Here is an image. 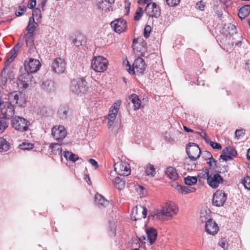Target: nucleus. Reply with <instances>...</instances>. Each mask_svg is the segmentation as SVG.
<instances>
[{"label": "nucleus", "instance_id": "obj_14", "mask_svg": "<svg viewBox=\"0 0 250 250\" xmlns=\"http://www.w3.org/2000/svg\"><path fill=\"white\" fill-rule=\"evenodd\" d=\"M65 66L64 60L60 58L55 59L52 63L53 71L57 73H63L65 70Z\"/></svg>", "mask_w": 250, "mask_h": 250}, {"label": "nucleus", "instance_id": "obj_43", "mask_svg": "<svg viewBox=\"0 0 250 250\" xmlns=\"http://www.w3.org/2000/svg\"><path fill=\"white\" fill-rule=\"evenodd\" d=\"M144 13L143 9L142 7H139L135 13V16L134 17V20L135 21H138L143 16Z\"/></svg>", "mask_w": 250, "mask_h": 250}, {"label": "nucleus", "instance_id": "obj_55", "mask_svg": "<svg viewBox=\"0 0 250 250\" xmlns=\"http://www.w3.org/2000/svg\"><path fill=\"white\" fill-rule=\"evenodd\" d=\"M164 138L167 142H172L174 141V139L171 136L169 132H165L164 134Z\"/></svg>", "mask_w": 250, "mask_h": 250}, {"label": "nucleus", "instance_id": "obj_1", "mask_svg": "<svg viewBox=\"0 0 250 250\" xmlns=\"http://www.w3.org/2000/svg\"><path fill=\"white\" fill-rule=\"evenodd\" d=\"M178 208L173 203H167L161 210H157L149 214V220H160L163 216L172 217L178 212Z\"/></svg>", "mask_w": 250, "mask_h": 250}, {"label": "nucleus", "instance_id": "obj_64", "mask_svg": "<svg viewBox=\"0 0 250 250\" xmlns=\"http://www.w3.org/2000/svg\"><path fill=\"white\" fill-rule=\"evenodd\" d=\"M141 208L143 209V210H142V217L144 218H145L146 216V215H147V209L146 208H145L144 207H141Z\"/></svg>", "mask_w": 250, "mask_h": 250}, {"label": "nucleus", "instance_id": "obj_39", "mask_svg": "<svg viewBox=\"0 0 250 250\" xmlns=\"http://www.w3.org/2000/svg\"><path fill=\"white\" fill-rule=\"evenodd\" d=\"M209 176V174L208 169H202V170L198 173L197 178L198 177L200 181V179H205L208 180Z\"/></svg>", "mask_w": 250, "mask_h": 250}, {"label": "nucleus", "instance_id": "obj_12", "mask_svg": "<svg viewBox=\"0 0 250 250\" xmlns=\"http://www.w3.org/2000/svg\"><path fill=\"white\" fill-rule=\"evenodd\" d=\"M41 66V63L39 60L30 58L29 61H25L24 66L26 73H33L37 72Z\"/></svg>", "mask_w": 250, "mask_h": 250}, {"label": "nucleus", "instance_id": "obj_17", "mask_svg": "<svg viewBox=\"0 0 250 250\" xmlns=\"http://www.w3.org/2000/svg\"><path fill=\"white\" fill-rule=\"evenodd\" d=\"M207 182L210 187L216 188L220 183H223V179L218 173H215L213 176L209 175Z\"/></svg>", "mask_w": 250, "mask_h": 250}, {"label": "nucleus", "instance_id": "obj_40", "mask_svg": "<svg viewBox=\"0 0 250 250\" xmlns=\"http://www.w3.org/2000/svg\"><path fill=\"white\" fill-rule=\"evenodd\" d=\"M34 144L27 143V142H23L22 144H20L19 146V148L22 150H31L34 148Z\"/></svg>", "mask_w": 250, "mask_h": 250}, {"label": "nucleus", "instance_id": "obj_21", "mask_svg": "<svg viewBox=\"0 0 250 250\" xmlns=\"http://www.w3.org/2000/svg\"><path fill=\"white\" fill-rule=\"evenodd\" d=\"M165 173L170 179L173 181L176 180L179 177L176 169L173 167H167L165 170Z\"/></svg>", "mask_w": 250, "mask_h": 250}, {"label": "nucleus", "instance_id": "obj_53", "mask_svg": "<svg viewBox=\"0 0 250 250\" xmlns=\"http://www.w3.org/2000/svg\"><path fill=\"white\" fill-rule=\"evenodd\" d=\"M151 31V28L149 25H146L144 29V36L146 39L149 37L150 32Z\"/></svg>", "mask_w": 250, "mask_h": 250}, {"label": "nucleus", "instance_id": "obj_7", "mask_svg": "<svg viewBox=\"0 0 250 250\" xmlns=\"http://www.w3.org/2000/svg\"><path fill=\"white\" fill-rule=\"evenodd\" d=\"M12 126L16 130L21 132L26 131L28 129L30 123L26 119L16 116L12 121Z\"/></svg>", "mask_w": 250, "mask_h": 250}, {"label": "nucleus", "instance_id": "obj_28", "mask_svg": "<svg viewBox=\"0 0 250 250\" xmlns=\"http://www.w3.org/2000/svg\"><path fill=\"white\" fill-rule=\"evenodd\" d=\"M95 203L99 206L105 207L108 204L107 200L101 194H97L95 196Z\"/></svg>", "mask_w": 250, "mask_h": 250}, {"label": "nucleus", "instance_id": "obj_16", "mask_svg": "<svg viewBox=\"0 0 250 250\" xmlns=\"http://www.w3.org/2000/svg\"><path fill=\"white\" fill-rule=\"evenodd\" d=\"M115 170L121 175L127 176L130 174L129 165L125 162H121L119 164H116L114 166Z\"/></svg>", "mask_w": 250, "mask_h": 250}, {"label": "nucleus", "instance_id": "obj_48", "mask_svg": "<svg viewBox=\"0 0 250 250\" xmlns=\"http://www.w3.org/2000/svg\"><path fill=\"white\" fill-rule=\"evenodd\" d=\"M109 228L111 232L115 234L116 230V221L113 220L109 222Z\"/></svg>", "mask_w": 250, "mask_h": 250}, {"label": "nucleus", "instance_id": "obj_23", "mask_svg": "<svg viewBox=\"0 0 250 250\" xmlns=\"http://www.w3.org/2000/svg\"><path fill=\"white\" fill-rule=\"evenodd\" d=\"M129 99L133 104L135 110L139 109L141 104V101L138 96L135 94H132L129 97Z\"/></svg>", "mask_w": 250, "mask_h": 250}, {"label": "nucleus", "instance_id": "obj_42", "mask_svg": "<svg viewBox=\"0 0 250 250\" xmlns=\"http://www.w3.org/2000/svg\"><path fill=\"white\" fill-rule=\"evenodd\" d=\"M223 153L225 154H229L232 156H235L237 154L236 151L231 147H226L223 150Z\"/></svg>", "mask_w": 250, "mask_h": 250}, {"label": "nucleus", "instance_id": "obj_34", "mask_svg": "<svg viewBox=\"0 0 250 250\" xmlns=\"http://www.w3.org/2000/svg\"><path fill=\"white\" fill-rule=\"evenodd\" d=\"M204 140L206 143L209 144L213 149L220 150L222 148V146L220 144L212 141L208 136H205Z\"/></svg>", "mask_w": 250, "mask_h": 250}, {"label": "nucleus", "instance_id": "obj_47", "mask_svg": "<svg viewBox=\"0 0 250 250\" xmlns=\"http://www.w3.org/2000/svg\"><path fill=\"white\" fill-rule=\"evenodd\" d=\"M140 243L137 239H132L131 243V248L132 250H139Z\"/></svg>", "mask_w": 250, "mask_h": 250}, {"label": "nucleus", "instance_id": "obj_37", "mask_svg": "<svg viewBox=\"0 0 250 250\" xmlns=\"http://www.w3.org/2000/svg\"><path fill=\"white\" fill-rule=\"evenodd\" d=\"M146 173L147 176L153 177L155 175V169L153 165L148 164L146 168Z\"/></svg>", "mask_w": 250, "mask_h": 250}, {"label": "nucleus", "instance_id": "obj_19", "mask_svg": "<svg viewBox=\"0 0 250 250\" xmlns=\"http://www.w3.org/2000/svg\"><path fill=\"white\" fill-rule=\"evenodd\" d=\"M31 76L29 74L24 73L20 75L18 78L17 84L20 88L26 89L28 86V83L30 79Z\"/></svg>", "mask_w": 250, "mask_h": 250}, {"label": "nucleus", "instance_id": "obj_6", "mask_svg": "<svg viewBox=\"0 0 250 250\" xmlns=\"http://www.w3.org/2000/svg\"><path fill=\"white\" fill-rule=\"evenodd\" d=\"M126 62L128 66V71L130 74H134L135 73V70H136L137 73L143 74L146 69V64L144 60L141 57H138L135 60L132 68H131L129 62L127 61Z\"/></svg>", "mask_w": 250, "mask_h": 250}, {"label": "nucleus", "instance_id": "obj_59", "mask_svg": "<svg viewBox=\"0 0 250 250\" xmlns=\"http://www.w3.org/2000/svg\"><path fill=\"white\" fill-rule=\"evenodd\" d=\"M19 10L20 11L16 12V15L18 17L21 16L23 14V13L26 11V9L25 7L22 8L20 6L19 7Z\"/></svg>", "mask_w": 250, "mask_h": 250}, {"label": "nucleus", "instance_id": "obj_35", "mask_svg": "<svg viewBox=\"0 0 250 250\" xmlns=\"http://www.w3.org/2000/svg\"><path fill=\"white\" fill-rule=\"evenodd\" d=\"M64 157L67 160H69L72 162H75L79 159V157L71 152L68 151L64 152Z\"/></svg>", "mask_w": 250, "mask_h": 250}, {"label": "nucleus", "instance_id": "obj_33", "mask_svg": "<svg viewBox=\"0 0 250 250\" xmlns=\"http://www.w3.org/2000/svg\"><path fill=\"white\" fill-rule=\"evenodd\" d=\"M9 143L4 138L0 137V152H5L9 149Z\"/></svg>", "mask_w": 250, "mask_h": 250}, {"label": "nucleus", "instance_id": "obj_24", "mask_svg": "<svg viewBox=\"0 0 250 250\" xmlns=\"http://www.w3.org/2000/svg\"><path fill=\"white\" fill-rule=\"evenodd\" d=\"M212 219L210 216V211L209 209L207 210L206 209H202L200 214V220L203 223H206L209 220Z\"/></svg>", "mask_w": 250, "mask_h": 250}, {"label": "nucleus", "instance_id": "obj_51", "mask_svg": "<svg viewBox=\"0 0 250 250\" xmlns=\"http://www.w3.org/2000/svg\"><path fill=\"white\" fill-rule=\"evenodd\" d=\"M114 1L115 0H102V4L100 6V7L102 9H104V7L103 5V4H104L105 5L106 3H107L108 4L107 9L109 11L110 7H111V5L114 2Z\"/></svg>", "mask_w": 250, "mask_h": 250}, {"label": "nucleus", "instance_id": "obj_62", "mask_svg": "<svg viewBox=\"0 0 250 250\" xmlns=\"http://www.w3.org/2000/svg\"><path fill=\"white\" fill-rule=\"evenodd\" d=\"M90 163L95 167V168L98 167V163L93 159H90L89 160Z\"/></svg>", "mask_w": 250, "mask_h": 250}, {"label": "nucleus", "instance_id": "obj_45", "mask_svg": "<svg viewBox=\"0 0 250 250\" xmlns=\"http://www.w3.org/2000/svg\"><path fill=\"white\" fill-rule=\"evenodd\" d=\"M8 126V123L5 121V119L3 118L0 119V132H3Z\"/></svg>", "mask_w": 250, "mask_h": 250}, {"label": "nucleus", "instance_id": "obj_49", "mask_svg": "<svg viewBox=\"0 0 250 250\" xmlns=\"http://www.w3.org/2000/svg\"><path fill=\"white\" fill-rule=\"evenodd\" d=\"M218 245L222 247L224 250L228 248V243L225 238H222L219 240Z\"/></svg>", "mask_w": 250, "mask_h": 250}, {"label": "nucleus", "instance_id": "obj_56", "mask_svg": "<svg viewBox=\"0 0 250 250\" xmlns=\"http://www.w3.org/2000/svg\"><path fill=\"white\" fill-rule=\"evenodd\" d=\"M21 44L20 42H18L16 45L13 47V48L10 51L13 54H17L19 49L21 47Z\"/></svg>", "mask_w": 250, "mask_h": 250}, {"label": "nucleus", "instance_id": "obj_63", "mask_svg": "<svg viewBox=\"0 0 250 250\" xmlns=\"http://www.w3.org/2000/svg\"><path fill=\"white\" fill-rule=\"evenodd\" d=\"M243 134H244V132L242 129H237L235 131V137L237 138H239L242 136Z\"/></svg>", "mask_w": 250, "mask_h": 250}, {"label": "nucleus", "instance_id": "obj_13", "mask_svg": "<svg viewBox=\"0 0 250 250\" xmlns=\"http://www.w3.org/2000/svg\"><path fill=\"white\" fill-rule=\"evenodd\" d=\"M227 199V194L222 191H216L212 198V204L216 207L222 206Z\"/></svg>", "mask_w": 250, "mask_h": 250}, {"label": "nucleus", "instance_id": "obj_3", "mask_svg": "<svg viewBox=\"0 0 250 250\" xmlns=\"http://www.w3.org/2000/svg\"><path fill=\"white\" fill-rule=\"evenodd\" d=\"M108 61L103 56L95 57L91 62L92 69L97 72H103L107 69Z\"/></svg>", "mask_w": 250, "mask_h": 250}, {"label": "nucleus", "instance_id": "obj_32", "mask_svg": "<svg viewBox=\"0 0 250 250\" xmlns=\"http://www.w3.org/2000/svg\"><path fill=\"white\" fill-rule=\"evenodd\" d=\"M69 112V108L67 106L61 107L58 111V114L62 119H65L68 116Z\"/></svg>", "mask_w": 250, "mask_h": 250}, {"label": "nucleus", "instance_id": "obj_52", "mask_svg": "<svg viewBox=\"0 0 250 250\" xmlns=\"http://www.w3.org/2000/svg\"><path fill=\"white\" fill-rule=\"evenodd\" d=\"M218 168V172L219 173H225L229 170V167L227 166H218L217 165V163L216 164V166H215Z\"/></svg>", "mask_w": 250, "mask_h": 250}, {"label": "nucleus", "instance_id": "obj_22", "mask_svg": "<svg viewBox=\"0 0 250 250\" xmlns=\"http://www.w3.org/2000/svg\"><path fill=\"white\" fill-rule=\"evenodd\" d=\"M197 159H186L185 162V167L188 170H195L197 168Z\"/></svg>", "mask_w": 250, "mask_h": 250}, {"label": "nucleus", "instance_id": "obj_2", "mask_svg": "<svg viewBox=\"0 0 250 250\" xmlns=\"http://www.w3.org/2000/svg\"><path fill=\"white\" fill-rule=\"evenodd\" d=\"M88 88L87 82L83 78L73 80L71 82L70 89L76 94L85 93Z\"/></svg>", "mask_w": 250, "mask_h": 250}, {"label": "nucleus", "instance_id": "obj_61", "mask_svg": "<svg viewBox=\"0 0 250 250\" xmlns=\"http://www.w3.org/2000/svg\"><path fill=\"white\" fill-rule=\"evenodd\" d=\"M205 4L202 1H200L199 3H197V7L200 10L203 11L205 7Z\"/></svg>", "mask_w": 250, "mask_h": 250}, {"label": "nucleus", "instance_id": "obj_50", "mask_svg": "<svg viewBox=\"0 0 250 250\" xmlns=\"http://www.w3.org/2000/svg\"><path fill=\"white\" fill-rule=\"evenodd\" d=\"M167 4L170 7H174L178 5L180 0H166Z\"/></svg>", "mask_w": 250, "mask_h": 250}, {"label": "nucleus", "instance_id": "obj_60", "mask_svg": "<svg viewBox=\"0 0 250 250\" xmlns=\"http://www.w3.org/2000/svg\"><path fill=\"white\" fill-rule=\"evenodd\" d=\"M36 5V0H29L28 7L30 9H33Z\"/></svg>", "mask_w": 250, "mask_h": 250}, {"label": "nucleus", "instance_id": "obj_25", "mask_svg": "<svg viewBox=\"0 0 250 250\" xmlns=\"http://www.w3.org/2000/svg\"><path fill=\"white\" fill-rule=\"evenodd\" d=\"M250 14V5H246L241 7L238 12V15L241 19H244Z\"/></svg>", "mask_w": 250, "mask_h": 250}, {"label": "nucleus", "instance_id": "obj_4", "mask_svg": "<svg viewBox=\"0 0 250 250\" xmlns=\"http://www.w3.org/2000/svg\"><path fill=\"white\" fill-rule=\"evenodd\" d=\"M15 113V108L13 104L9 101L3 102L0 104V118L9 119Z\"/></svg>", "mask_w": 250, "mask_h": 250}, {"label": "nucleus", "instance_id": "obj_54", "mask_svg": "<svg viewBox=\"0 0 250 250\" xmlns=\"http://www.w3.org/2000/svg\"><path fill=\"white\" fill-rule=\"evenodd\" d=\"M32 16L41 18L42 17L41 10L38 8H34L33 10Z\"/></svg>", "mask_w": 250, "mask_h": 250}, {"label": "nucleus", "instance_id": "obj_46", "mask_svg": "<svg viewBox=\"0 0 250 250\" xmlns=\"http://www.w3.org/2000/svg\"><path fill=\"white\" fill-rule=\"evenodd\" d=\"M37 24H28L26 28L27 34H34V32L36 30Z\"/></svg>", "mask_w": 250, "mask_h": 250}, {"label": "nucleus", "instance_id": "obj_18", "mask_svg": "<svg viewBox=\"0 0 250 250\" xmlns=\"http://www.w3.org/2000/svg\"><path fill=\"white\" fill-rule=\"evenodd\" d=\"M205 230L208 234L214 235L218 232L219 227L212 219L209 220V221L206 223Z\"/></svg>", "mask_w": 250, "mask_h": 250}, {"label": "nucleus", "instance_id": "obj_58", "mask_svg": "<svg viewBox=\"0 0 250 250\" xmlns=\"http://www.w3.org/2000/svg\"><path fill=\"white\" fill-rule=\"evenodd\" d=\"M220 158L224 161H227L232 159L231 156L227 154H223V153L220 155Z\"/></svg>", "mask_w": 250, "mask_h": 250}, {"label": "nucleus", "instance_id": "obj_31", "mask_svg": "<svg viewBox=\"0 0 250 250\" xmlns=\"http://www.w3.org/2000/svg\"><path fill=\"white\" fill-rule=\"evenodd\" d=\"M16 56V54H13L11 52H9L5 61V67L2 71L1 74H3V73L5 72V68L9 65V64L14 61Z\"/></svg>", "mask_w": 250, "mask_h": 250}, {"label": "nucleus", "instance_id": "obj_8", "mask_svg": "<svg viewBox=\"0 0 250 250\" xmlns=\"http://www.w3.org/2000/svg\"><path fill=\"white\" fill-rule=\"evenodd\" d=\"M187 153L190 159H198L201 153L198 145L194 143H188L186 148Z\"/></svg>", "mask_w": 250, "mask_h": 250}, {"label": "nucleus", "instance_id": "obj_15", "mask_svg": "<svg viewBox=\"0 0 250 250\" xmlns=\"http://www.w3.org/2000/svg\"><path fill=\"white\" fill-rule=\"evenodd\" d=\"M110 24L114 30L119 34L124 32L126 28V22L123 19H117L112 21Z\"/></svg>", "mask_w": 250, "mask_h": 250}, {"label": "nucleus", "instance_id": "obj_36", "mask_svg": "<svg viewBox=\"0 0 250 250\" xmlns=\"http://www.w3.org/2000/svg\"><path fill=\"white\" fill-rule=\"evenodd\" d=\"M53 82L50 80H46L42 82V87L48 91H51L53 90Z\"/></svg>", "mask_w": 250, "mask_h": 250}, {"label": "nucleus", "instance_id": "obj_29", "mask_svg": "<svg viewBox=\"0 0 250 250\" xmlns=\"http://www.w3.org/2000/svg\"><path fill=\"white\" fill-rule=\"evenodd\" d=\"M26 38V44L30 49H32L34 46V36L35 34H30L26 33L25 35Z\"/></svg>", "mask_w": 250, "mask_h": 250}, {"label": "nucleus", "instance_id": "obj_30", "mask_svg": "<svg viewBox=\"0 0 250 250\" xmlns=\"http://www.w3.org/2000/svg\"><path fill=\"white\" fill-rule=\"evenodd\" d=\"M51 152L55 155H62V149L60 145L58 143H54L51 144L49 146Z\"/></svg>", "mask_w": 250, "mask_h": 250}, {"label": "nucleus", "instance_id": "obj_5", "mask_svg": "<svg viewBox=\"0 0 250 250\" xmlns=\"http://www.w3.org/2000/svg\"><path fill=\"white\" fill-rule=\"evenodd\" d=\"M8 100L12 104L22 107L24 106L26 103L25 94L20 91H13L9 93Z\"/></svg>", "mask_w": 250, "mask_h": 250}, {"label": "nucleus", "instance_id": "obj_38", "mask_svg": "<svg viewBox=\"0 0 250 250\" xmlns=\"http://www.w3.org/2000/svg\"><path fill=\"white\" fill-rule=\"evenodd\" d=\"M197 182V178L196 176H188L184 178V182L185 184L189 186L195 184Z\"/></svg>", "mask_w": 250, "mask_h": 250}, {"label": "nucleus", "instance_id": "obj_41", "mask_svg": "<svg viewBox=\"0 0 250 250\" xmlns=\"http://www.w3.org/2000/svg\"><path fill=\"white\" fill-rule=\"evenodd\" d=\"M203 156L206 160H211L214 166H216L217 161L213 158L211 153L208 151H204L203 152Z\"/></svg>", "mask_w": 250, "mask_h": 250}, {"label": "nucleus", "instance_id": "obj_9", "mask_svg": "<svg viewBox=\"0 0 250 250\" xmlns=\"http://www.w3.org/2000/svg\"><path fill=\"white\" fill-rule=\"evenodd\" d=\"M51 132L54 139L58 142L62 141L67 135L65 128L61 125L53 126Z\"/></svg>", "mask_w": 250, "mask_h": 250}, {"label": "nucleus", "instance_id": "obj_20", "mask_svg": "<svg viewBox=\"0 0 250 250\" xmlns=\"http://www.w3.org/2000/svg\"><path fill=\"white\" fill-rule=\"evenodd\" d=\"M146 233L147 236V240L150 244L154 243L155 241L157 236V232L156 229L153 228H149L147 229Z\"/></svg>", "mask_w": 250, "mask_h": 250}, {"label": "nucleus", "instance_id": "obj_11", "mask_svg": "<svg viewBox=\"0 0 250 250\" xmlns=\"http://www.w3.org/2000/svg\"><path fill=\"white\" fill-rule=\"evenodd\" d=\"M121 102L118 101L115 103L110 108L109 113L108 114V126L109 128L111 127L113 124L114 120L116 118V116L119 109V106L120 105Z\"/></svg>", "mask_w": 250, "mask_h": 250}, {"label": "nucleus", "instance_id": "obj_44", "mask_svg": "<svg viewBox=\"0 0 250 250\" xmlns=\"http://www.w3.org/2000/svg\"><path fill=\"white\" fill-rule=\"evenodd\" d=\"M242 184L245 188L250 190V177L246 176L244 177L242 181Z\"/></svg>", "mask_w": 250, "mask_h": 250}, {"label": "nucleus", "instance_id": "obj_26", "mask_svg": "<svg viewBox=\"0 0 250 250\" xmlns=\"http://www.w3.org/2000/svg\"><path fill=\"white\" fill-rule=\"evenodd\" d=\"M113 182L115 188L119 190L123 189L125 187V180L124 178L116 177L113 181Z\"/></svg>", "mask_w": 250, "mask_h": 250}, {"label": "nucleus", "instance_id": "obj_57", "mask_svg": "<svg viewBox=\"0 0 250 250\" xmlns=\"http://www.w3.org/2000/svg\"><path fill=\"white\" fill-rule=\"evenodd\" d=\"M229 29H230V31H229V34H233L236 33V28L235 26L233 24H229L228 27Z\"/></svg>", "mask_w": 250, "mask_h": 250}, {"label": "nucleus", "instance_id": "obj_27", "mask_svg": "<svg viewBox=\"0 0 250 250\" xmlns=\"http://www.w3.org/2000/svg\"><path fill=\"white\" fill-rule=\"evenodd\" d=\"M176 187L178 191L182 194H186L191 192H194L196 191V188L193 187L181 186L178 184L177 185Z\"/></svg>", "mask_w": 250, "mask_h": 250}, {"label": "nucleus", "instance_id": "obj_10", "mask_svg": "<svg viewBox=\"0 0 250 250\" xmlns=\"http://www.w3.org/2000/svg\"><path fill=\"white\" fill-rule=\"evenodd\" d=\"M146 15L151 18H158L161 15V10L155 2L148 3L145 8Z\"/></svg>", "mask_w": 250, "mask_h": 250}]
</instances>
